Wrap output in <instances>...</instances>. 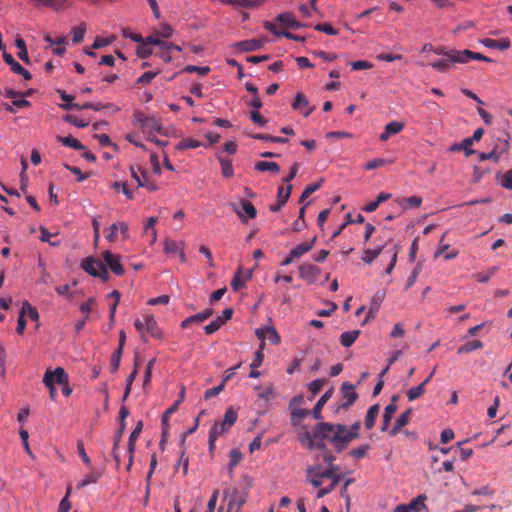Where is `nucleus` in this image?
I'll list each match as a JSON object with an SVG mask.
<instances>
[{
	"label": "nucleus",
	"instance_id": "nucleus-48",
	"mask_svg": "<svg viewBox=\"0 0 512 512\" xmlns=\"http://www.w3.org/2000/svg\"><path fill=\"white\" fill-rule=\"evenodd\" d=\"M226 4L238 7L254 8L261 4L260 0H223Z\"/></svg>",
	"mask_w": 512,
	"mask_h": 512
},
{
	"label": "nucleus",
	"instance_id": "nucleus-7",
	"mask_svg": "<svg viewBox=\"0 0 512 512\" xmlns=\"http://www.w3.org/2000/svg\"><path fill=\"white\" fill-rule=\"evenodd\" d=\"M133 123L139 126L143 132H148L151 130L160 131L162 129L160 122L156 118L147 117L140 111L134 112Z\"/></svg>",
	"mask_w": 512,
	"mask_h": 512
},
{
	"label": "nucleus",
	"instance_id": "nucleus-55",
	"mask_svg": "<svg viewBox=\"0 0 512 512\" xmlns=\"http://www.w3.org/2000/svg\"><path fill=\"white\" fill-rule=\"evenodd\" d=\"M265 343L262 341L259 346V350L255 354V358L253 362L250 364L251 369H256L259 366H261L263 360H264V354H263V348Z\"/></svg>",
	"mask_w": 512,
	"mask_h": 512
},
{
	"label": "nucleus",
	"instance_id": "nucleus-5",
	"mask_svg": "<svg viewBox=\"0 0 512 512\" xmlns=\"http://www.w3.org/2000/svg\"><path fill=\"white\" fill-rule=\"evenodd\" d=\"M81 268L89 275L99 277L103 281H107L109 278L105 264L92 257L82 260Z\"/></svg>",
	"mask_w": 512,
	"mask_h": 512
},
{
	"label": "nucleus",
	"instance_id": "nucleus-58",
	"mask_svg": "<svg viewBox=\"0 0 512 512\" xmlns=\"http://www.w3.org/2000/svg\"><path fill=\"white\" fill-rule=\"evenodd\" d=\"M223 325V320L220 317L210 322L208 325L204 327V331L206 334L210 335L215 333L221 326Z\"/></svg>",
	"mask_w": 512,
	"mask_h": 512
},
{
	"label": "nucleus",
	"instance_id": "nucleus-40",
	"mask_svg": "<svg viewBox=\"0 0 512 512\" xmlns=\"http://www.w3.org/2000/svg\"><path fill=\"white\" fill-rule=\"evenodd\" d=\"M410 414L411 409H408L397 418L395 425L391 430L392 435H395L400 429L408 424Z\"/></svg>",
	"mask_w": 512,
	"mask_h": 512
},
{
	"label": "nucleus",
	"instance_id": "nucleus-23",
	"mask_svg": "<svg viewBox=\"0 0 512 512\" xmlns=\"http://www.w3.org/2000/svg\"><path fill=\"white\" fill-rule=\"evenodd\" d=\"M235 212L243 222H246L248 219H254L257 215L254 205L247 200H242L241 210H236Z\"/></svg>",
	"mask_w": 512,
	"mask_h": 512
},
{
	"label": "nucleus",
	"instance_id": "nucleus-56",
	"mask_svg": "<svg viewBox=\"0 0 512 512\" xmlns=\"http://www.w3.org/2000/svg\"><path fill=\"white\" fill-rule=\"evenodd\" d=\"M112 187L118 191H122V193L129 199L132 200L134 195L132 191L128 188L126 182H114Z\"/></svg>",
	"mask_w": 512,
	"mask_h": 512
},
{
	"label": "nucleus",
	"instance_id": "nucleus-30",
	"mask_svg": "<svg viewBox=\"0 0 512 512\" xmlns=\"http://www.w3.org/2000/svg\"><path fill=\"white\" fill-rule=\"evenodd\" d=\"M185 249L184 241H175L166 239L164 241V252L166 254H178L181 250Z\"/></svg>",
	"mask_w": 512,
	"mask_h": 512
},
{
	"label": "nucleus",
	"instance_id": "nucleus-38",
	"mask_svg": "<svg viewBox=\"0 0 512 512\" xmlns=\"http://www.w3.org/2000/svg\"><path fill=\"white\" fill-rule=\"evenodd\" d=\"M157 223V218L151 216L148 218L147 222L144 225V233L150 235L151 244H154L157 240V231L155 229V224Z\"/></svg>",
	"mask_w": 512,
	"mask_h": 512
},
{
	"label": "nucleus",
	"instance_id": "nucleus-27",
	"mask_svg": "<svg viewBox=\"0 0 512 512\" xmlns=\"http://www.w3.org/2000/svg\"><path fill=\"white\" fill-rule=\"evenodd\" d=\"M398 397L397 396H393L392 397V403L388 404L385 409H384V414H383V426H382V431H385L387 428H388V425L391 421V419L393 418L394 416V413L396 412L397 410V405H396V401H397Z\"/></svg>",
	"mask_w": 512,
	"mask_h": 512
},
{
	"label": "nucleus",
	"instance_id": "nucleus-57",
	"mask_svg": "<svg viewBox=\"0 0 512 512\" xmlns=\"http://www.w3.org/2000/svg\"><path fill=\"white\" fill-rule=\"evenodd\" d=\"M184 72L187 73H198L202 76L207 75L210 72V68L208 66H195V65H188L183 69Z\"/></svg>",
	"mask_w": 512,
	"mask_h": 512
},
{
	"label": "nucleus",
	"instance_id": "nucleus-61",
	"mask_svg": "<svg viewBox=\"0 0 512 512\" xmlns=\"http://www.w3.org/2000/svg\"><path fill=\"white\" fill-rule=\"evenodd\" d=\"M253 138L262 140V141L274 142V143H287L288 142L287 138H282V137H278V136H270V135H265V134H257L255 136H253Z\"/></svg>",
	"mask_w": 512,
	"mask_h": 512
},
{
	"label": "nucleus",
	"instance_id": "nucleus-41",
	"mask_svg": "<svg viewBox=\"0 0 512 512\" xmlns=\"http://www.w3.org/2000/svg\"><path fill=\"white\" fill-rule=\"evenodd\" d=\"M20 313L24 317L27 315L33 321H38L39 320V313H38V311L28 301H25L22 304V308L20 310Z\"/></svg>",
	"mask_w": 512,
	"mask_h": 512
},
{
	"label": "nucleus",
	"instance_id": "nucleus-31",
	"mask_svg": "<svg viewBox=\"0 0 512 512\" xmlns=\"http://www.w3.org/2000/svg\"><path fill=\"white\" fill-rule=\"evenodd\" d=\"M384 296H385L384 293H377L373 297V299L371 301V305L369 307V312H368L366 318L364 319V321L362 322V325L366 324L371 318H374L375 313L377 312V310L380 306V303L384 299Z\"/></svg>",
	"mask_w": 512,
	"mask_h": 512
},
{
	"label": "nucleus",
	"instance_id": "nucleus-43",
	"mask_svg": "<svg viewBox=\"0 0 512 512\" xmlns=\"http://www.w3.org/2000/svg\"><path fill=\"white\" fill-rule=\"evenodd\" d=\"M219 164L221 167V173L225 178H231L234 176V169L232 166V162L229 159H225L223 157H219Z\"/></svg>",
	"mask_w": 512,
	"mask_h": 512
},
{
	"label": "nucleus",
	"instance_id": "nucleus-10",
	"mask_svg": "<svg viewBox=\"0 0 512 512\" xmlns=\"http://www.w3.org/2000/svg\"><path fill=\"white\" fill-rule=\"evenodd\" d=\"M267 42L266 38L243 40L233 44V48L239 52H251L262 48Z\"/></svg>",
	"mask_w": 512,
	"mask_h": 512
},
{
	"label": "nucleus",
	"instance_id": "nucleus-32",
	"mask_svg": "<svg viewBox=\"0 0 512 512\" xmlns=\"http://www.w3.org/2000/svg\"><path fill=\"white\" fill-rule=\"evenodd\" d=\"M277 20L288 28H299L302 25L295 19L291 12H283L277 16Z\"/></svg>",
	"mask_w": 512,
	"mask_h": 512
},
{
	"label": "nucleus",
	"instance_id": "nucleus-16",
	"mask_svg": "<svg viewBox=\"0 0 512 512\" xmlns=\"http://www.w3.org/2000/svg\"><path fill=\"white\" fill-rule=\"evenodd\" d=\"M292 108L299 111L304 117H308L314 110V107L310 106L307 97L302 93L295 95Z\"/></svg>",
	"mask_w": 512,
	"mask_h": 512
},
{
	"label": "nucleus",
	"instance_id": "nucleus-45",
	"mask_svg": "<svg viewBox=\"0 0 512 512\" xmlns=\"http://www.w3.org/2000/svg\"><path fill=\"white\" fill-rule=\"evenodd\" d=\"M58 141L66 147H71L76 150H84L85 146L82 145L76 138L72 136L58 137Z\"/></svg>",
	"mask_w": 512,
	"mask_h": 512
},
{
	"label": "nucleus",
	"instance_id": "nucleus-59",
	"mask_svg": "<svg viewBox=\"0 0 512 512\" xmlns=\"http://www.w3.org/2000/svg\"><path fill=\"white\" fill-rule=\"evenodd\" d=\"M314 28L315 30L323 32L328 35H337L339 33V31L329 23H320L317 24Z\"/></svg>",
	"mask_w": 512,
	"mask_h": 512
},
{
	"label": "nucleus",
	"instance_id": "nucleus-47",
	"mask_svg": "<svg viewBox=\"0 0 512 512\" xmlns=\"http://www.w3.org/2000/svg\"><path fill=\"white\" fill-rule=\"evenodd\" d=\"M146 43H149L150 45L158 46L159 49H161V48L168 49V48L173 47V43L161 40V37L157 36L154 33L152 35L146 37Z\"/></svg>",
	"mask_w": 512,
	"mask_h": 512
},
{
	"label": "nucleus",
	"instance_id": "nucleus-14",
	"mask_svg": "<svg viewBox=\"0 0 512 512\" xmlns=\"http://www.w3.org/2000/svg\"><path fill=\"white\" fill-rule=\"evenodd\" d=\"M103 259L105 264L109 266L111 271L116 275H123L124 269L121 265V257L117 254H113L111 251L106 250L103 252Z\"/></svg>",
	"mask_w": 512,
	"mask_h": 512
},
{
	"label": "nucleus",
	"instance_id": "nucleus-52",
	"mask_svg": "<svg viewBox=\"0 0 512 512\" xmlns=\"http://www.w3.org/2000/svg\"><path fill=\"white\" fill-rule=\"evenodd\" d=\"M140 45L138 46L137 48V55L140 57V58H147L149 57L150 55H152L153 51L152 49L149 47V43H146V38H143V42H140L139 43Z\"/></svg>",
	"mask_w": 512,
	"mask_h": 512
},
{
	"label": "nucleus",
	"instance_id": "nucleus-3",
	"mask_svg": "<svg viewBox=\"0 0 512 512\" xmlns=\"http://www.w3.org/2000/svg\"><path fill=\"white\" fill-rule=\"evenodd\" d=\"M306 478L313 487L319 488L324 478L341 480L340 467L331 463L321 471L319 465L310 466L306 470Z\"/></svg>",
	"mask_w": 512,
	"mask_h": 512
},
{
	"label": "nucleus",
	"instance_id": "nucleus-15",
	"mask_svg": "<svg viewBox=\"0 0 512 512\" xmlns=\"http://www.w3.org/2000/svg\"><path fill=\"white\" fill-rule=\"evenodd\" d=\"M320 269L312 264H303L299 267V276L309 284L316 282Z\"/></svg>",
	"mask_w": 512,
	"mask_h": 512
},
{
	"label": "nucleus",
	"instance_id": "nucleus-54",
	"mask_svg": "<svg viewBox=\"0 0 512 512\" xmlns=\"http://www.w3.org/2000/svg\"><path fill=\"white\" fill-rule=\"evenodd\" d=\"M122 351L123 350H121V347H118V349L113 353L111 357L110 366L112 373H115L120 366Z\"/></svg>",
	"mask_w": 512,
	"mask_h": 512
},
{
	"label": "nucleus",
	"instance_id": "nucleus-11",
	"mask_svg": "<svg viewBox=\"0 0 512 512\" xmlns=\"http://www.w3.org/2000/svg\"><path fill=\"white\" fill-rule=\"evenodd\" d=\"M470 60H478V61H485V62L492 61L487 56H485L481 53H478V52H473L468 49L459 50V53H454V61H458L459 64H466Z\"/></svg>",
	"mask_w": 512,
	"mask_h": 512
},
{
	"label": "nucleus",
	"instance_id": "nucleus-34",
	"mask_svg": "<svg viewBox=\"0 0 512 512\" xmlns=\"http://www.w3.org/2000/svg\"><path fill=\"white\" fill-rule=\"evenodd\" d=\"M399 206L404 209L419 208L422 204V198L418 196H411L408 198H402L396 200Z\"/></svg>",
	"mask_w": 512,
	"mask_h": 512
},
{
	"label": "nucleus",
	"instance_id": "nucleus-50",
	"mask_svg": "<svg viewBox=\"0 0 512 512\" xmlns=\"http://www.w3.org/2000/svg\"><path fill=\"white\" fill-rule=\"evenodd\" d=\"M425 392V385L419 384L418 386L412 387L407 392V398L409 401H414L420 398Z\"/></svg>",
	"mask_w": 512,
	"mask_h": 512
},
{
	"label": "nucleus",
	"instance_id": "nucleus-17",
	"mask_svg": "<svg viewBox=\"0 0 512 512\" xmlns=\"http://www.w3.org/2000/svg\"><path fill=\"white\" fill-rule=\"evenodd\" d=\"M230 430V427L224 426L223 421H216L209 432V450L213 451L215 449L216 440L227 433Z\"/></svg>",
	"mask_w": 512,
	"mask_h": 512
},
{
	"label": "nucleus",
	"instance_id": "nucleus-37",
	"mask_svg": "<svg viewBox=\"0 0 512 512\" xmlns=\"http://www.w3.org/2000/svg\"><path fill=\"white\" fill-rule=\"evenodd\" d=\"M360 330H351L343 332L340 335V342L344 347H350L359 337Z\"/></svg>",
	"mask_w": 512,
	"mask_h": 512
},
{
	"label": "nucleus",
	"instance_id": "nucleus-36",
	"mask_svg": "<svg viewBox=\"0 0 512 512\" xmlns=\"http://www.w3.org/2000/svg\"><path fill=\"white\" fill-rule=\"evenodd\" d=\"M378 414H379V405L378 404H374L368 409L366 416H365V422H364L366 429L370 430L374 426L375 420H376Z\"/></svg>",
	"mask_w": 512,
	"mask_h": 512
},
{
	"label": "nucleus",
	"instance_id": "nucleus-6",
	"mask_svg": "<svg viewBox=\"0 0 512 512\" xmlns=\"http://www.w3.org/2000/svg\"><path fill=\"white\" fill-rule=\"evenodd\" d=\"M130 172L138 187H144L151 192L159 189L158 185L150 179L147 171L140 166H131Z\"/></svg>",
	"mask_w": 512,
	"mask_h": 512
},
{
	"label": "nucleus",
	"instance_id": "nucleus-53",
	"mask_svg": "<svg viewBox=\"0 0 512 512\" xmlns=\"http://www.w3.org/2000/svg\"><path fill=\"white\" fill-rule=\"evenodd\" d=\"M498 267H491L486 273H478L474 275V278L480 283H487L492 276L497 272Z\"/></svg>",
	"mask_w": 512,
	"mask_h": 512
},
{
	"label": "nucleus",
	"instance_id": "nucleus-28",
	"mask_svg": "<svg viewBox=\"0 0 512 512\" xmlns=\"http://www.w3.org/2000/svg\"><path fill=\"white\" fill-rule=\"evenodd\" d=\"M316 237H313L309 242L300 243L291 249V256L295 258L301 257L303 254L309 252L315 245Z\"/></svg>",
	"mask_w": 512,
	"mask_h": 512
},
{
	"label": "nucleus",
	"instance_id": "nucleus-33",
	"mask_svg": "<svg viewBox=\"0 0 512 512\" xmlns=\"http://www.w3.org/2000/svg\"><path fill=\"white\" fill-rule=\"evenodd\" d=\"M255 170L259 172H271L273 174H278L280 172V166L273 161H258L255 166Z\"/></svg>",
	"mask_w": 512,
	"mask_h": 512
},
{
	"label": "nucleus",
	"instance_id": "nucleus-44",
	"mask_svg": "<svg viewBox=\"0 0 512 512\" xmlns=\"http://www.w3.org/2000/svg\"><path fill=\"white\" fill-rule=\"evenodd\" d=\"M382 247H378L376 249H365L362 252L361 259L366 264H371L381 253Z\"/></svg>",
	"mask_w": 512,
	"mask_h": 512
},
{
	"label": "nucleus",
	"instance_id": "nucleus-42",
	"mask_svg": "<svg viewBox=\"0 0 512 512\" xmlns=\"http://www.w3.org/2000/svg\"><path fill=\"white\" fill-rule=\"evenodd\" d=\"M482 347H483V343L480 340H473V341L467 342V343L463 344L462 346H460L457 350V353L459 355L465 354V353H470L474 350L481 349Z\"/></svg>",
	"mask_w": 512,
	"mask_h": 512
},
{
	"label": "nucleus",
	"instance_id": "nucleus-63",
	"mask_svg": "<svg viewBox=\"0 0 512 512\" xmlns=\"http://www.w3.org/2000/svg\"><path fill=\"white\" fill-rule=\"evenodd\" d=\"M323 385L324 380L315 379L308 384V389L312 393V395H316L322 389Z\"/></svg>",
	"mask_w": 512,
	"mask_h": 512
},
{
	"label": "nucleus",
	"instance_id": "nucleus-20",
	"mask_svg": "<svg viewBox=\"0 0 512 512\" xmlns=\"http://www.w3.org/2000/svg\"><path fill=\"white\" fill-rule=\"evenodd\" d=\"M54 375L56 376V383L62 386V392L65 396H70L72 388L69 386V376L65 372L64 368L56 367L54 369Z\"/></svg>",
	"mask_w": 512,
	"mask_h": 512
},
{
	"label": "nucleus",
	"instance_id": "nucleus-62",
	"mask_svg": "<svg viewBox=\"0 0 512 512\" xmlns=\"http://www.w3.org/2000/svg\"><path fill=\"white\" fill-rule=\"evenodd\" d=\"M350 66L352 70H366L371 69L373 67V64L366 60H358L350 62Z\"/></svg>",
	"mask_w": 512,
	"mask_h": 512
},
{
	"label": "nucleus",
	"instance_id": "nucleus-13",
	"mask_svg": "<svg viewBox=\"0 0 512 512\" xmlns=\"http://www.w3.org/2000/svg\"><path fill=\"white\" fill-rule=\"evenodd\" d=\"M253 270L244 271L242 267H239L235 272L232 281L231 287L234 291H238L245 287L246 282L252 278Z\"/></svg>",
	"mask_w": 512,
	"mask_h": 512
},
{
	"label": "nucleus",
	"instance_id": "nucleus-29",
	"mask_svg": "<svg viewBox=\"0 0 512 512\" xmlns=\"http://www.w3.org/2000/svg\"><path fill=\"white\" fill-rule=\"evenodd\" d=\"M52 376H55L54 369H47L43 376V384L48 388L51 400H55L57 389L52 380Z\"/></svg>",
	"mask_w": 512,
	"mask_h": 512
},
{
	"label": "nucleus",
	"instance_id": "nucleus-24",
	"mask_svg": "<svg viewBox=\"0 0 512 512\" xmlns=\"http://www.w3.org/2000/svg\"><path fill=\"white\" fill-rule=\"evenodd\" d=\"M404 127L405 125L402 122L391 121L385 125L384 132L380 134L379 139L387 141L392 135L400 133Z\"/></svg>",
	"mask_w": 512,
	"mask_h": 512
},
{
	"label": "nucleus",
	"instance_id": "nucleus-64",
	"mask_svg": "<svg viewBox=\"0 0 512 512\" xmlns=\"http://www.w3.org/2000/svg\"><path fill=\"white\" fill-rule=\"evenodd\" d=\"M173 32V29L169 25H163L159 30L155 31L154 34L161 38L167 39L172 37Z\"/></svg>",
	"mask_w": 512,
	"mask_h": 512
},
{
	"label": "nucleus",
	"instance_id": "nucleus-25",
	"mask_svg": "<svg viewBox=\"0 0 512 512\" xmlns=\"http://www.w3.org/2000/svg\"><path fill=\"white\" fill-rule=\"evenodd\" d=\"M446 236V233H444L439 241L437 250L434 254V257L437 258L439 256H443L445 260H451L458 256V250L453 249L446 253V251L449 249V244L444 243V237Z\"/></svg>",
	"mask_w": 512,
	"mask_h": 512
},
{
	"label": "nucleus",
	"instance_id": "nucleus-8",
	"mask_svg": "<svg viewBox=\"0 0 512 512\" xmlns=\"http://www.w3.org/2000/svg\"><path fill=\"white\" fill-rule=\"evenodd\" d=\"M34 8H51L54 11H63L71 6L72 0H28Z\"/></svg>",
	"mask_w": 512,
	"mask_h": 512
},
{
	"label": "nucleus",
	"instance_id": "nucleus-19",
	"mask_svg": "<svg viewBox=\"0 0 512 512\" xmlns=\"http://www.w3.org/2000/svg\"><path fill=\"white\" fill-rule=\"evenodd\" d=\"M3 59L4 61L10 66V69L16 73V74H20L23 76V78L25 80H30L31 79V74L30 72L25 69L24 67H22L14 58L11 54L7 53V52H3Z\"/></svg>",
	"mask_w": 512,
	"mask_h": 512
},
{
	"label": "nucleus",
	"instance_id": "nucleus-18",
	"mask_svg": "<svg viewBox=\"0 0 512 512\" xmlns=\"http://www.w3.org/2000/svg\"><path fill=\"white\" fill-rule=\"evenodd\" d=\"M65 110H71V109H78V110H85V109H92L95 111H100L103 109H112L114 111H118L119 108L114 106L113 104L109 103L106 105H103L101 103L93 104L91 102H86L84 104H69V105H62L61 106Z\"/></svg>",
	"mask_w": 512,
	"mask_h": 512
},
{
	"label": "nucleus",
	"instance_id": "nucleus-22",
	"mask_svg": "<svg viewBox=\"0 0 512 512\" xmlns=\"http://www.w3.org/2000/svg\"><path fill=\"white\" fill-rule=\"evenodd\" d=\"M141 430H142V423L139 422L137 424V426L135 427V429L132 431V433L129 436V441H128L129 460H128V464L126 466V470L127 471L131 470V467H132V464H133V454H134V451H135V442H136V440H137Z\"/></svg>",
	"mask_w": 512,
	"mask_h": 512
},
{
	"label": "nucleus",
	"instance_id": "nucleus-9",
	"mask_svg": "<svg viewBox=\"0 0 512 512\" xmlns=\"http://www.w3.org/2000/svg\"><path fill=\"white\" fill-rule=\"evenodd\" d=\"M454 53H459V50L451 49L448 53H445V58L437 59L430 65L433 69L439 72L448 71L453 65L459 64L458 61H454Z\"/></svg>",
	"mask_w": 512,
	"mask_h": 512
},
{
	"label": "nucleus",
	"instance_id": "nucleus-49",
	"mask_svg": "<svg viewBox=\"0 0 512 512\" xmlns=\"http://www.w3.org/2000/svg\"><path fill=\"white\" fill-rule=\"evenodd\" d=\"M237 418H238L237 411L234 408L229 407L225 411L224 418L222 420L223 421V425L224 426H228V427L231 428L236 423Z\"/></svg>",
	"mask_w": 512,
	"mask_h": 512
},
{
	"label": "nucleus",
	"instance_id": "nucleus-46",
	"mask_svg": "<svg viewBox=\"0 0 512 512\" xmlns=\"http://www.w3.org/2000/svg\"><path fill=\"white\" fill-rule=\"evenodd\" d=\"M201 146V142L194 138H186L181 140L177 145V150L195 149Z\"/></svg>",
	"mask_w": 512,
	"mask_h": 512
},
{
	"label": "nucleus",
	"instance_id": "nucleus-35",
	"mask_svg": "<svg viewBox=\"0 0 512 512\" xmlns=\"http://www.w3.org/2000/svg\"><path fill=\"white\" fill-rule=\"evenodd\" d=\"M102 474L100 471L93 470L90 473H88L86 476H84L77 484L78 489H82L90 484L97 483L98 480L101 478Z\"/></svg>",
	"mask_w": 512,
	"mask_h": 512
},
{
	"label": "nucleus",
	"instance_id": "nucleus-60",
	"mask_svg": "<svg viewBox=\"0 0 512 512\" xmlns=\"http://www.w3.org/2000/svg\"><path fill=\"white\" fill-rule=\"evenodd\" d=\"M388 163H391V161H388V160L383 159V158H376V159H373L371 161H368L364 165V169H366V170H373V169H376L378 167L384 166V165H386Z\"/></svg>",
	"mask_w": 512,
	"mask_h": 512
},
{
	"label": "nucleus",
	"instance_id": "nucleus-1",
	"mask_svg": "<svg viewBox=\"0 0 512 512\" xmlns=\"http://www.w3.org/2000/svg\"><path fill=\"white\" fill-rule=\"evenodd\" d=\"M353 439L355 434H350L346 426L326 422L318 423L312 431L302 430L298 433L299 443L310 451L325 449V440L331 442L337 451H342Z\"/></svg>",
	"mask_w": 512,
	"mask_h": 512
},
{
	"label": "nucleus",
	"instance_id": "nucleus-2",
	"mask_svg": "<svg viewBox=\"0 0 512 512\" xmlns=\"http://www.w3.org/2000/svg\"><path fill=\"white\" fill-rule=\"evenodd\" d=\"M248 497V489L237 483L224 491L226 512H240Z\"/></svg>",
	"mask_w": 512,
	"mask_h": 512
},
{
	"label": "nucleus",
	"instance_id": "nucleus-26",
	"mask_svg": "<svg viewBox=\"0 0 512 512\" xmlns=\"http://www.w3.org/2000/svg\"><path fill=\"white\" fill-rule=\"evenodd\" d=\"M334 390L333 388H329L317 401L316 405L314 406L313 410L311 411L313 417L317 420L322 419L321 410L324 407V405L327 403V401L333 396Z\"/></svg>",
	"mask_w": 512,
	"mask_h": 512
},
{
	"label": "nucleus",
	"instance_id": "nucleus-39",
	"mask_svg": "<svg viewBox=\"0 0 512 512\" xmlns=\"http://www.w3.org/2000/svg\"><path fill=\"white\" fill-rule=\"evenodd\" d=\"M15 45L18 48V57L25 62L26 64H30V59L28 56V51L26 48V43L23 38L18 37L15 39Z\"/></svg>",
	"mask_w": 512,
	"mask_h": 512
},
{
	"label": "nucleus",
	"instance_id": "nucleus-12",
	"mask_svg": "<svg viewBox=\"0 0 512 512\" xmlns=\"http://www.w3.org/2000/svg\"><path fill=\"white\" fill-rule=\"evenodd\" d=\"M341 397L342 402L340 404V407L342 408H348L351 405L354 404V402L358 398V394L354 390V386L349 383H343L341 386Z\"/></svg>",
	"mask_w": 512,
	"mask_h": 512
},
{
	"label": "nucleus",
	"instance_id": "nucleus-21",
	"mask_svg": "<svg viewBox=\"0 0 512 512\" xmlns=\"http://www.w3.org/2000/svg\"><path fill=\"white\" fill-rule=\"evenodd\" d=\"M145 320V333H148L151 337L161 339L162 331L157 323L155 317L151 314L144 315Z\"/></svg>",
	"mask_w": 512,
	"mask_h": 512
},
{
	"label": "nucleus",
	"instance_id": "nucleus-4",
	"mask_svg": "<svg viewBox=\"0 0 512 512\" xmlns=\"http://www.w3.org/2000/svg\"><path fill=\"white\" fill-rule=\"evenodd\" d=\"M304 397L302 395L296 396L290 401L291 423L295 427H299L297 434L302 430H307L305 426L301 425L302 420L310 414V411L301 408Z\"/></svg>",
	"mask_w": 512,
	"mask_h": 512
},
{
	"label": "nucleus",
	"instance_id": "nucleus-51",
	"mask_svg": "<svg viewBox=\"0 0 512 512\" xmlns=\"http://www.w3.org/2000/svg\"><path fill=\"white\" fill-rule=\"evenodd\" d=\"M291 190H292L291 184H289L287 187H279L278 188L277 198H278V202H280V206H283L288 201V199L290 198V195H291Z\"/></svg>",
	"mask_w": 512,
	"mask_h": 512
}]
</instances>
